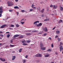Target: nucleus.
<instances>
[{
  "mask_svg": "<svg viewBox=\"0 0 63 63\" xmlns=\"http://www.w3.org/2000/svg\"><path fill=\"white\" fill-rule=\"evenodd\" d=\"M10 47H14V45H10Z\"/></svg>",
  "mask_w": 63,
  "mask_h": 63,
  "instance_id": "obj_48",
  "label": "nucleus"
},
{
  "mask_svg": "<svg viewBox=\"0 0 63 63\" xmlns=\"http://www.w3.org/2000/svg\"><path fill=\"white\" fill-rule=\"evenodd\" d=\"M22 49L21 48L20 49H19V52H21L22 51Z\"/></svg>",
  "mask_w": 63,
  "mask_h": 63,
  "instance_id": "obj_21",
  "label": "nucleus"
},
{
  "mask_svg": "<svg viewBox=\"0 0 63 63\" xmlns=\"http://www.w3.org/2000/svg\"><path fill=\"white\" fill-rule=\"evenodd\" d=\"M58 42H60V41H61V39H60V38H58Z\"/></svg>",
  "mask_w": 63,
  "mask_h": 63,
  "instance_id": "obj_28",
  "label": "nucleus"
},
{
  "mask_svg": "<svg viewBox=\"0 0 63 63\" xmlns=\"http://www.w3.org/2000/svg\"><path fill=\"white\" fill-rule=\"evenodd\" d=\"M16 26L17 27H19V25L18 24H16Z\"/></svg>",
  "mask_w": 63,
  "mask_h": 63,
  "instance_id": "obj_36",
  "label": "nucleus"
},
{
  "mask_svg": "<svg viewBox=\"0 0 63 63\" xmlns=\"http://www.w3.org/2000/svg\"><path fill=\"white\" fill-rule=\"evenodd\" d=\"M47 20H49V19H45V20H44V21H47Z\"/></svg>",
  "mask_w": 63,
  "mask_h": 63,
  "instance_id": "obj_26",
  "label": "nucleus"
},
{
  "mask_svg": "<svg viewBox=\"0 0 63 63\" xmlns=\"http://www.w3.org/2000/svg\"><path fill=\"white\" fill-rule=\"evenodd\" d=\"M19 36V35L16 34L14 35V37L15 38H16V37H17Z\"/></svg>",
  "mask_w": 63,
  "mask_h": 63,
  "instance_id": "obj_10",
  "label": "nucleus"
},
{
  "mask_svg": "<svg viewBox=\"0 0 63 63\" xmlns=\"http://www.w3.org/2000/svg\"><path fill=\"white\" fill-rule=\"evenodd\" d=\"M31 42V41H30V40H27V43H29Z\"/></svg>",
  "mask_w": 63,
  "mask_h": 63,
  "instance_id": "obj_23",
  "label": "nucleus"
},
{
  "mask_svg": "<svg viewBox=\"0 0 63 63\" xmlns=\"http://www.w3.org/2000/svg\"><path fill=\"white\" fill-rule=\"evenodd\" d=\"M60 46H62V45H63V43H62L61 42H60Z\"/></svg>",
  "mask_w": 63,
  "mask_h": 63,
  "instance_id": "obj_31",
  "label": "nucleus"
},
{
  "mask_svg": "<svg viewBox=\"0 0 63 63\" xmlns=\"http://www.w3.org/2000/svg\"><path fill=\"white\" fill-rule=\"evenodd\" d=\"M38 32V31H36V30H35V31H32V32Z\"/></svg>",
  "mask_w": 63,
  "mask_h": 63,
  "instance_id": "obj_25",
  "label": "nucleus"
},
{
  "mask_svg": "<svg viewBox=\"0 0 63 63\" xmlns=\"http://www.w3.org/2000/svg\"><path fill=\"white\" fill-rule=\"evenodd\" d=\"M9 11L10 12H13V10H9Z\"/></svg>",
  "mask_w": 63,
  "mask_h": 63,
  "instance_id": "obj_39",
  "label": "nucleus"
},
{
  "mask_svg": "<svg viewBox=\"0 0 63 63\" xmlns=\"http://www.w3.org/2000/svg\"><path fill=\"white\" fill-rule=\"evenodd\" d=\"M3 8L2 6H0V11H3Z\"/></svg>",
  "mask_w": 63,
  "mask_h": 63,
  "instance_id": "obj_19",
  "label": "nucleus"
},
{
  "mask_svg": "<svg viewBox=\"0 0 63 63\" xmlns=\"http://www.w3.org/2000/svg\"><path fill=\"white\" fill-rule=\"evenodd\" d=\"M16 13L17 14V16H18V14H19V13H18V12H16Z\"/></svg>",
  "mask_w": 63,
  "mask_h": 63,
  "instance_id": "obj_44",
  "label": "nucleus"
},
{
  "mask_svg": "<svg viewBox=\"0 0 63 63\" xmlns=\"http://www.w3.org/2000/svg\"><path fill=\"white\" fill-rule=\"evenodd\" d=\"M13 58L12 59V60H14L16 58V56H13Z\"/></svg>",
  "mask_w": 63,
  "mask_h": 63,
  "instance_id": "obj_12",
  "label": "nucleus"
},
{
  "mask_svg": "<svg viewBox=\"0 0 63 63\" xmlns=\"http://www.w3.org/2000/svg\"><path fill=\"white\" fill-rule=\"evenodd\" d=\"M21 23L22 24H23L24 23V22H21Z\"/></svg>",
  "mask_w": 63,
  "mask_h": 63,
  "instance_id": "obj_42",
  "label": "nucleus"
},
{
  "mask_svg": "<svg viewBox=\"0 0 63 63\" xmlns=\"http://www.w3.org/2000/svg\"><path fill=\"white\" fill-rule=\"evenodd\" d=\"M10 29H11V30H13V29L12 28H10Z\"/></svg>",
  "mask_w": 63,
  "mask_h": 63,
  "instance_id": "obj_60",
  "label": "nucleus"
},
{
  "mask_svg": "<svg viewBox=\"0 0 63 63\" xmlns=\"http://www.w3.org/2000/svg\"><path fill=\"white\" fill-rule=\"evenodd\" d=\"M42 25V23H40L39 24H38L37 25V27H38L39 26H41Z\"/></svg>",
  "mask_w": 63,
  "mask_h": 63,
  "instance_id": "obj_6",
  "label": "nucleus"
},
{
  "mask_svg": "<svg viewBox=\"0 0 63 63\" xmlns=\"http://www.w3.org/2000/svg\"><path fill=\"white\" fill-rule=\"evenodd\" d=\"M60 10H61V11H62V10H63V7H61V6H60Z\"/></svg>",
  "mask_w": 63,
  "mask_h": 63,
  "instance_id": "obj_13",
  "label": "nucleus"
},
{
  "mask_svg": "<svg viewBox=\"0 0 63 63\" xmlns=\"http://www.w3.org/2000/svg\"><path fill=\"white\" fill-rule=\"evenodd\" d=\"M14 9H19V7L17 6H15L14 7Z\"/></svg>",
  "mask_w": 63,
  "mask_h": 63,
  "instance_id": "obj_18",
  "label": "nucleus"
},
{
  "mask_svg": "<svg viewBox=\"0 0 63 63\" xmlns=\"http://www.w3.org/2000/svg\"><path fill=\"white\" fill-rule=\"evenodd\" d=\"M37 62H40V61H39V60H38L37 61Z\"/></svg>",
  "mask_w": 63,
  "mask_h": 63,
  "instance_id": "obj_52",
  "label": "nucleus"
},
{
  "mask_svg": "<svg viewBox=\"0 0 63 63\" xmlns=\"http://www.w3.org/2000/svg\"><path fill=\"white\" fill-rule=\"evenodd\" d=\"M43 30L45 32H47V29L46 27H45V28H44Z\"/></svg>",
  "mask_w": 63,
  "mask_h": 63,
  "instance_id": "obj_4",
  "label": "nucleus"
},
{
  "mask_svg": "<svg viewBox=\"0 0 63 63\" xmlns=\"http://www.w3.org/2000/svg\"><path fill=\"white\" fill-rule=\"evenodd\" d=\"M41 12L42 13H43L44 12V9H43L42 10H41Z\"/></svg>",
  "mask_w": 63,
  "mask_h": 63,
  "instance_id": "obj_24",
  "label": "nucleus"
},
{
  "mask_svg": "<svg viewBox=\"0 0 63 63\" xmlns=\"http://www.w3.org/2000/svg\"><path fill=\"white\" fill-rule=\"evenodd\" d=\"M63 22V21L62 20H60V21H59L58 22L59 23H60L61 22Z\"/></svg>",
  "mask_w": 63,
  "mask_h": 63,
  "instance_id": "obj_16",
  "label": "nucleus"
},
{
  "mask_svg": "<svg viewBox=\"0 0 63 63\" xmlns=\"http://www.w3.org/2000/svg\"><path fill=\"white\" fill-rule=\"evenodd\" d=\"M19 38H22V36H20L19 37Z\"/></svg>",
  "mask_w": 63,
  "mask_h": 63,
  "instance_id": "obj_62",
  "label": "nucleus"
},
{
  "mask_svg": "<svg viewBox=\"0 0 63 63\" xmlns=\"http://www.w3.org/2000/svg\"><path fill=\"white\" fill-rule=\"evenodd\" d=\"M56 33L57 34H59L60 33V31H56Z\"/></svg>",
  "mask_w": 63,
  "mask_h": 63,
  "instance_id": "obj_11",
  "label": "nucleus"
},
{
  "mask_svg": "<svg viewBox=\"0 0 63 63\" xmlns=\"http://www.w3.org/2000/svg\"><path fill=\"white\" fill-rule=\"evenodd\" d=\"M1 16H2V14H0V17H1Z\"/></svg>",
  "mask_w": 63,
  "mask_h": 63,
  "instance_id": "obj_54",
  "label": "nucleus"
},
{
  "mask_svg": "<svg viewBox=\"0 0 63 63\" xmlns=\"http://www.w3.org/2000/svg\"><path fill=\"white\" fill-rule=\"evenodd\" d=\"M21 12L22 13H24V12H25V11L24 10H21Z\"/></svg>",
  "mask_w": 63,
  "mask_h": 63,
  "instance_id": "obj_22",
  "label": "nucleus"
},
{
  "mask_svg": "<svg viewBox=\"0 0 63 63\" xmlns=\"http://www.w3.org/2000/svg\"><path fill=\"white\" fill-rule=\"evenodd\" d=\"M51 46L52 47H53V43H52Z\"/></svg>",
  "mask_w": 63,
  "mask_h": 63,
  "instance_id": "obj_33",
  "label": "nucleus"
},
{
  "mask_svg": "<svg viewBox=\"0 0 63 63\" xmlns=\"http://www.w3.org/2000/svg\"><path fill=\"white\" fill-rule=\"evenodd\" d=\"M56 27H55L54 28L52 29L53 30H54V29H55V28H56Z\"/></svg>",
  "mask_w": 63,
  "mask_h": 63,
  "instance_id": "obj_55",
  "label": "nucleus"
},
{
  "mask_svg": "<svg viewBox=\"0 0 63 63\" xmlns=\"http://www.w3.org/2000/svg\"><path fill=\"white\" fill-rule=\"evenodd\" d=\"M40 45V47L41 48V50H45L46 49V47H44V45H43V43H41L39 44Z\"/></svg>",
  "mask_w": 63,
  "mask_h": 63,
  "instance_id": "obj_1",
  "label": "nucleus"
},
{
  "mask_svg": "<svg viewBox=\"0 0 63 63\" xmlns=\"http://www.w3.org/2000/svg\"><path fill=\"white\" fill-rule=\"evenodd\" d=\"M47 35V33H46L43 35V36H46Z\"/></svg>",
  "mask_w": 63,
  "mask_h": 63,
  "instance_id": "obj_29",
  "label": "nucleus"
},
{
  "mask_svg": "<svg viewBox=\"0 0 63 63\" xmlns=\"http://www.w3.org/2000/svg\"><path fill=\"white\" fill-rule=\"evenodd\" d=\"M57 6L56 5H54L53 6V9H56L57 8Z\"/></svg>",
  "mask_w": 63,
  "mask_h": 63,
  "instance_id": "obj_9",
  "label": "nucleus"
},
{
  "mask_svg": "<svg viewBox=\"0 0 63 63\" xmlns=\"http://www.w3.org/2000/svg\"><path fill=\"white\" fill-rule=\"evenodd\" d=\"M29 31V32H31V31L29 30V31Z\"/></svg>",
  "mask_w": 63,
  "mask_h": 63,
  "instance_id": "obj_63",
  "label": "nucleus"
},
{
  "mask_svg": "<svg viewBox=\"0 0 63 63\" xmlns=\"http://www.w3.org/2000/svg\"><path fill=\"white\" fill-rule=\"evenodd\" d=\"M44 15H41V16H42V17H44Z\"/></svg>",
  "mask_w": 63,
  "mask_h": 63,
  "instance_id": "obj_46",
  "label": "nucleus"
},
{
  "mask_svg": "<svg viewBox=\"0 0 63 63\" xmlns=\"http://www.w3.org/2000/svg\"><path fill=\"white\" fill-rule=\"evenodd\" d=\"M10 34H8L7 35V38H9L10 37Z\"/></svg>",
  "mask_w": 63,
  "mask_h": 63,
  "instance_id": "obj_30",
  "label": "nucleus"
},
{
  "mask_svg": "<svg viewBox=\"0 0 63 63\" xmlns=\"http://www.w3.org/2000/svg\"><path fill=\"white\" fill-rule=\"evenodd\" d=\"M10 42H11V44H12V43H13V40H11L10 41Z\"/></svg>",
  "mask_w": 63,
  "mask_h": 63,
  "instance_id": "obj_43",
  "label": "nucleus"
},
{
  "mask_svg": "<svg viewBox=\"0 0 63 63\" xmlns=\"http://www.w3.org/2000/svg\"><path fill=\"white\" fill-rule=\"evenodd\" d=\"M54 63V62H52L51 63Z\"/></svg>",
  "mask_w": 63,
  "mask_h": 63,
  "instance_id": "obj_64",
  "label": "nucleus"
},
{
  "mask_svg": "<svg viewBox=\"0 0 63 63\" xmlns=\"http://www.w3.org/2000/svg\"><path fill=\"white\" fill-rule=\"evenodd\" d=\"M3 13V11L2 10H1L0 11V14H2V13Z\"/></svg>",
  "mask_w": 63,
  "mask_h": 63,
  "instance_id": "obj_35",
  "label": "nucleus"
},
{
  "mask_svg": "<svg viewBox=\"0 0 63 63\" xmlns=\"http://www.w3.org/2000/svg\"><path fill=\"white\" fill-rule=\"evenodd\" d=\"M42 56V54H39V57H41Z\"/></svg>",
  "mask_w": 63,
  "mask_h": 63,
  "instance_id": "obj_38",
  "label": "nucleus"
},
{
  "mask_svg": "<svg viewBox=\"0 0 63 63\" xmlns=\"http://www.w3.org/2000/svg\"><path fill=\"white\" fill-rule=\"evenodd\" d=\"M1 37H4V36H3V35L1 34Z\"/></svg>",
  "mask_w": 63,
  "mask_h": 63,
  "instance_id": "obj_51",
  "label": "nucleus"
},
{
  "mask_svg": "<svg viewBox=\"0 0 63 63\" xmlns=\"http://www.w3.org/2000/svg\"><path fill=\"white\" fill-rule=\"evenodd\" d=\"M62 49V46H61L60 47V51H61Z\"/></svg>",
  "mask_w": 63,
  "mask_h": 63,
  "instance_id": "obj_15",
  "label": "nucleus"
},
{
  "mask_svg": "<svg viewBox=\"0 0 63 63\" xmlns=\"http://www.w3.org/2000/svg\"><path fill=\"white\" fill-rule=\"evenodd\" d=\"M23 63H26V60H23Z\"/></svg>",
  "mask_w": 63,
  "mask_h": 63,
  "instance_id": "obj_20",
  "label": "nucleus"
},
{
  "mask_svg": "<svg viewBox=\"0 0 63 63\" xmlns=\"http://www.w3.org/2000/svg\"><path fill=\"white\" fill-rule=\"evenodd\" d=\"M11 27H14V25H11Z\"/></svg>",
  "mask_w": 63,
  "mask_h": 63,
  "instance_id": "obj_37",
  "label": "nucleus"
},
{
  "mask_svg": "<svg viewBox=\"0 0 63 63\" xmlns=\"http://www.w3.org/2000/svg\"><path fill=\"white\" fill-rule=\"evenodd\" d=\"M35 7V5H34L33 4H32V8H33V7Z\"/></svg>",
  "mask_w": 63,
  "mask_h": 63,
  "instance_id": "obj_34",
  "label": "nucleus"
},
{
  "mask_svg": "<svg viewBox=\"0 0 63 63\" xmlns=\"http://www.w3.org/2000/svg\"><path fill=\"white\" fill-rule=\"evenodd\" d=\"M0 60L1 61H6L5 59H3L1 58H0Z\"/></svg>",
  "mask_w": 63,
  "mask_h": 63,
  "instance_id": "obj_5",
  "label": "nucleus"
},
{
  "mask_svg": "<svg viewBox=\"0 0 63 63\" xmlns=\"http://www.w3.org/2000/svg\"><path fill=\"white\" fill-rule=\"evenodd\" d=\"M10 33L9 32H6V33H8V34L9 33Z\"/></svg>",
  "mask_w": 63,
  "mask_h": 63,
  "instance_id": "obj_59",
  "label": "nucleus"
},
{
  "mask_svg": "<svg viewBox=\"0 0 63 63\" xmlns=\"http://www.w3.org/2000/svg\"><path fill=\"white\" fill-rule=\"evenodd\" d=\"M58 35H56L55 36V38H57V37H58Z\"/></svg>",
  "mask_w": 63,
  "mask_h": 63,
  "instance_id": "obj_50",
  "label": "nucleus"
},
{
  "mask_svg": "<svg viewBox=\"0 0 63 63\" xmlns=\"http://www.w3.org/2000/svg\"><path fill=\"white\" fill-rule=\"evenodd\" d=\"M47 51H51V49H49L48 50H47Z\"/></svg>",
  "mask_w": 63,
  "mask_h": 63,
  "instance_id": "obj_32",
  "label": "nucleus"
},
{
  "mask_svg": "<svg viewBox=\"0 0 63 63\" xmlns=\"http://www.w3.org/2000/svg\"><path fill=\"white\" fill-rule=\"evenodd\" d=\"M32 8H33V9H36V8L35 7H32Z\"/></svg>",
  "mask_w": 63,
  "mask_h": 63,
  "instance_id": "obj_53",
  "label": "nucleus"
},
{
  "mask_svg": "<svg viewBox=\"0 0 63 63\" xmlns=\"http://www.w3.org/2000/svg\"><path fill=\"white\" fill-rule=\"evenodd\" d=\"M6 26V24L3 25L2 26L0 27V28H4V27H5V26Z\"/></svg>",
  "mask_w": 63,
  "mask_h": 63,
  "instance_id": "obj_8",
  "label": "nucleus"
},
{
  "mask_svg": "<svg viewBox=\"0 0 63 63\" xmlns=\"http://www.w3.org/2000/svg\"><path fill=\"white\" fill-rule=\"evenodd\" d=\"M26 34L28 36H29V35H31V33H27Z\"/></svg>",
  "mask_w": 63,
  "mask_h": 63,
  "instance_id": "obj_27",
  "label": "nucleus"
},
{
  "mask_svg": "<svg viewBox=\"0 0 63 63\" xmlns=\"http://www.w3.org/2000/svg\"><path fill=\"white\" fill-rule=\"evenodd\" d=\"M34 57H39V54H37L35 55L34 56Z\"/></svg>",
  "mask_w": 63,
  "mask_h": 63,
  "instance_id": "obj_7",
  "label": "nucleus"
},
{
  "mask_svg": "<svg viewBox=\"0 0 63 63\" xmlns=\"http://www.w3.org/2000/svg\"><path fill=\"white\" fill-rule=\"evenodd\" d=\"M49 40H51V38L50 37H49Z\"/></svg>",
  "mask_w": 63,
  "mask_h": 63,
  "instance_id": "obj_49",
  "label": "nucleus"
},
{
  "mask_svg": "<svg viewBox=\"0 0 63 63\" xmlns=\"http://www.w3.org/2000/svg\"><path fill=\"white\" fill-rule=\"evenodd\" d=\"M33 9H30V12H32V11H33Z\"/></svg>",
  "mask_w": 63,
  "mask_h": 63,
  "instance_id": "obj_40",
  "label": "nucleus"
},
{
  "mask_svg": "<svg viewBox=\"0 0 63 63\" xmlns=\"http://www.w3.org/2000/svg\"><path fill=\"white\" fill-rule=\"evenodd\" d=\"M49 55H45V57H49Z\"/></svg>",
  "mask_w": 63,
  "mask_h": 63,
  "instance_id": "obj_14",
  "label": "nucleus"
},
{
  "mask_svg": "<svg viewBox=\"0 0 63 63\" xmlns=\"http://www.w3.org/2000/svg\"><path fill=\"white\" fill-rule=\"evenodd\" d=\"M25 57L26 58H27V57H28V56L27 55H26Z\"/></svg>",
  "mask_w": 63,
  "mask_h": 63,
  "instance_id": "obj_45",
  "label": "nucleus"
},
{
  "mask_svg": "<svg viewBox=\"0 0 63 63\" xmlns=\"http://www.w3.org/2000/svg\"><path fill=\"white\" fill-rule=\"evenodd\" d=\"M2 43H0V46H2Z\"/></svg>",
  "mask_w": 63,
  "mask_h": 63,
  "instance_id": "obj_58",
  "label": "nucleus"
},
{
  "mask_svg": "<svg viewBox=\"0 0 63 63\" xmlns=\"http://www.w3.org/2000/svg\"><path fill=\"white\" fill-rule=\"evenodd\" d=\"M44 2H40L41 4H43V3Z\"/></svg>",
  "mask_w": 63,
  "mask_h": 63,
  "instance_id": "obj_61",
  "label": "nucleus"
},
{
  "mask_svg": "<svg viewBox=\"0 0 63 63\" xmlns=\"http://www.w3.org/2000/svg\"><path fill=\"white\" fill-rule=\"evenodd\" d=\"M3 32L2 31H0V34H2Z\"/></svg>",
  "mask_w": 63,
  "mask_h": 63,
  "instance_id": "obj_47",
  "label": "nucleus"
},
{
  "mask_svg": "<svg viewBox=\"0 0 63 63\" xmlns=\"http://www.w3.org/2000/svg\"><path fill=\"white\" fill-rule=\"evenodd\" d=\"M39 21H36L34 22V23H33L34 24H35V23H39Z\"/></svg>",
  "mask_w": 63,
  "mask_h": 63,
  "instance_id": "obj_17",
  "label": "nucleus"
},
{
  "mask_svg": "<svg viewBox=\"0 0 63 63\" xmlns=\"http://www.w3.org/2000/svg\"><path fill=\"white\" fill-rule=\"evenodd\" d=\"M53 6L52 5V4H51L50 6V7H51V8H52V7Z\"/></svg>",
  "mask_w": 63,
  "mask_h": 63,
  "instance_id": "obj_41",
  "label": "nucleus"
},
{
  "mask_svg": "<svg viewBox=\"0 0 63 63\" xmlns=\"http://www.w3.org/2000/svg\"><path fill=\"white\" fill-rule=\"evenodd\" d=\"M55 54H58V53L57 52H55Z\"/></svg>",
  "mask_w": 63,
  "mask_h": 63,
  "instance_id": "obj_57",
  "label": "nucleus"
},
{
  "mask_svg": "<svg viewBox=\"0 0 63 63\" xmlns=\"http://www.w3.org/2000/svg\"><path fill=\"white\" fill-rule=\"evenodd\" d=\"M22 43H23V45L24 46H27V44H26L25 43H26V41L25 40L22 41Z\"/></svg>",
  "mask_w": 63,
  "mask_h": 63,
  "instance_id": "obj_3",
  "label": "nucleus"
},
{
  "mask_svg": "<svg viewBox=\"0 0 63 63\" xmlns=\"http://www.w3.org/2000/svg\"><path fill=\"white\" fill-rule=\"evenodd\" d=\"M18 0H15L17 2H18Z\"/></svg>",
  "mask_w": 63,
  "mask_h": 63,
  "instance_id": "obj_56",
  "label": "nucleus"
},
{
  "mask_svg": "<svg viewBox=\"0 0 63 63\" xmlns=\"http://www.w3.org/2000/svg\"><path fill=\"white\" fill-rule=\"evenodd\" d=\"M7 4L8 5V6L9 7L12 6L13 5V3L10 1H8Z\"/></svg>",
  "mask_w": 63,
  "mask_h": 63,
  "instance_id": "obj_2",
  "label": "nucleus"
}]
</instances>
